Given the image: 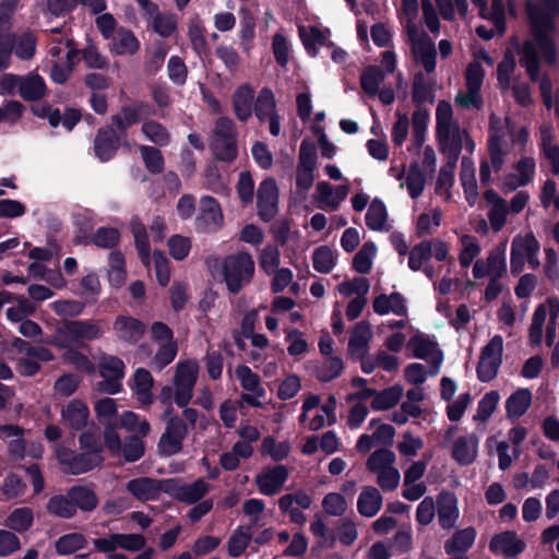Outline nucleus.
Wrapping results in <instances>:
<instances>
[{
    "instance_id": "obj_1",
    "label": "nucleus",
    "mask_w": 559,
    "mask_h": 559,
    "mask_svg": "<svg viewBox=\"0 0 559 559\" xmlns=\"http://www.w3.org/2000/svg\"><path fill=\"white\" fill-rule=\"evenodd\" d=\"M558 12V0H539V3H527L532 38L523 43L519 52V62L533 80L538 78L539 57L551 67L558 62L557 27L552 21Z\"/></svg>"
},
{
    "instance_id": "obj_2",
    "label": "nucleus",
    "mask_w": 559,
    "mask_h": 559,
    "mask_svg": "<svg viewBox=\"0 0 559 559\" xmlns=\"http://www.w3.org/2000/svg\"><path fill=\"white\" fill-rule=\"evenodd\" d=\"M436 132L437 140L442 153L457 158L462 147L468 152L475 150V143L465 129H461L453 117V109L449 102L441 100L436 108Z\"/></svg>"
},
{
    "instance_id": "obj_3",
    "label": "nucleus",
    "mask_w": 559,
    "mask_h": 559,
    "mask_svg": "<svg viewBox=\"0 0 559 559\" xmlns=\"http://www.w3.org/2000/svg\"><path fill=\"white\" fill-rule=\"evenodd\" d=\"M509 129V118L491 115L489 119V136L487 143L488 158L481 160L479 177L483 183L491 181V170L500 171L506 163L508 150L504 144L506 130Z\"/></svg>"
},
{
    "instance_id": "obj_4",
    "label": "nucleus",
    "mask_w": 559,
    "mask_h": 559,
    "mask_svg": "<svg viewBox=\"0 0 559 559\" xmlns=\"http://www.w3.org/2000/svg\"><path fill=\"white\" fill-rule=\"evenodd\" d=\"M103 334L102 320H73L58 328L49 343L59 348L82 347L87 342L100 338Z\"/></svg>"
},
{
    "instance_id": "obj_5",
    "label": "nucleus",
    "mask_w": 559,
    "mask_h": 559,
    "mask_svg": "<svg viewBox=\"0 0 559 559\" xmlns=\"http://www.w3.org/2000/svg\"><path fill=\"white\" fill-rule=\"evenodd\" d=\"M217 273L225 282L227 289L231 294H237L251 282L254 261L248 252L231 253L222 260Z\"/></svg>"
},
{
    "instance_id": "obj_6",
    "label": "nucleus",
    "mask_w": 559,
    "mask_h": 559,
    "mask_svg": "<svg viewBox=\"0 0 559 559\" xmlns=\"http://www.w3.org/2000/svg\"><path fill=\"white\" fill-rule=\"evenodd\" d=\"M540 245L533 231L514 236L511 242L510 266L513 274L523 272L527 262L532 269L540 265L538 253Z\"/></svg>"
},
{
    "instance_id": "obj_7",
    "label": "nucleus",
    "mask_w": 559,
    "mask_h": 559,
    "mask_svg": "<svg viewBox=\"0 0 559 559\" xmlns=\"http://www.w3.org/2000/svg\"><path fill=\"white\" fill-rule=\"evenodd\" d=\"M199 377V364L188 359L176 365L173 378L174 401L179 407H186L193 396V390Z\"/></svg>"
},
{
    "instance_id": "obj_8",
    "label": "nucleus",
    "mask_w": 559,
    "mask_h": 559,
    "mask_svg": "<svg viewBox=\"0 0 559 559\" xmlns=\"http://www.w3.org/2000/svg\"><path fill=\"white\" fill-rule=\"evenodd\" d=\"M413 357L426 360L429 364L430 376H437L443 361V353L439 348L435 336L420 332L415 333L406 344Z\"/></svg>"
},
{
    "instance_id": "obj_9",
    "label": "nucleus",
    "mask_w": 559,
    "mask_h": 559,
    "mask_svg": "<svg viewBox=\"0 0 559 559\" xmlns=\"http://www.w3.org/2000/svg\"><path fill=\"white\" fill-rule=\"evenodd\" d=\"M55 453L58 462L62 465L63 472L72 475L87 473L103 462L102 455L96 452L75 454L63 445H56Z\"/></svg>"
},
{
    "instance_id": "obj_10",
    "label": "nucleus",
    "mask_w": 559,
    "mask_h": 559,
    "mask_svg": "<svg viewBox=\"0 0 559 559\" xmlns=\"http://www.w3.org/2000/svg\"><path fill=\"white\" fill-rule=\"evenodd\" d=\"M503 338L501 335H495L488 344L481 349L477 373L483 382L492 380L502 362Z\"/></svg>"
},
{
    "instance_id": "obj_11",
    "label": "nucleus",
    "mask_w": 559,
    "mask_h": 559,
    "mask_svg": "<svg viewBox=\"0 0 559 559\" xmlns=\"http://www.w3.org/2000/svg\"><path fill=\"white\" fill-rule=\"evenodd\" d=\"M99 373L104 378L98 383V390L108 394H116L121 390V379L124 377V364L116 356L104 355L99 364Z\"/></svg>"
},
{
    "instance_id": "obj_12",
    "label": "nucleus",
    "mask_w": 559,
    "mask_h": 559,
    "mask_svg": "<svg viewBox=\"0 0 559 559\" xmlns=\"http://www.w3.org/2000/svg\"><path fill=\"white\" fill-rule=\"evenodd\" d=\"M187 435L188 426L185 420L177 416L170 417L157 444L159 453L165 456L179 453Z\"/></svg>"
},
{
    "instance_id": "obj_13",
    "label": "nucleus",
    "mask_w": 559,
    "mask_h": 559,
    "mask_svg": "<svg viewBox=\"0 0 559 559\" xmlns=\"http://www.w3.org/2000/svg\"><path fill=\"white\" fill-rule=\"evenodd\" d=\"M316 169V147L304 141L300 144L298 164L296 168V187L299 191L306 192L312 187Z\"/></svg>"
},
{
    "instance_id": "obj_14",
    "label": "nucleus",
    "mask_w": 559,
    "mask_h": 559,
    "mask_svg": "<svg viewBox=\"0 0 559 559\" xmlns=\"http://www.w3.org/2000/svg\"><path fill=\"white\" fill-rule=\"evenodd\" d=\"M408 41L416 62L431 73L436 69V47L432 39L424 31H414L408 34Z\"/></svg>"
},
{
    "instance_id": "obj_15",
    "label": "nucleus",
    "mask_w": 559,
    "mask_h": 559,
    "mask_svg": "<svg viewBox=\"0 0 559 559\" xmlns=\"http://www.w3.org/2000/svg\"><path fill=\"white\" fill-rule=\"evenodd\" d=\"M506 272V243L491 250L485 260H476L473 265V276L476 280L485 276L501 278Z\"/></svg>"
},
{
    "instance_id": "obj_16",
    "label": "nucleus",
    "mask_w": 559,
    "mask_h": 559,
    "mask_svg": "<svg viewBox=\"0 0 559 559\" xmlns=\"http://www.w3.org/2000/svg\"><path fill=\"white\" fill-rule=\"evenodd\" d=\"M224 224V215L218 202L212 197L200 200L199 213L195 217V228L202 233L218 230Z\"/></svg>"
},
{
    "instance_id": "obj_17",
    "label": "nucleus",
    "mask_w": 559,
    "mask_h": 559,
    "mask_svg": "<svg viewBox=\"0 0 559 559\" xmlns=\"http://www.w3.org/2000/svg\"><path fill=\"white\" fill-rule=\"evenodd\" d=\"M372 433H364L359 437L356 449L361 453L369 452L374 445H390L393 443L395 429L389 425L383 424L378 419H371L368 424Z\"/></svg>"
},
{
    "instance_id": "obj_18",
    "label": "nucleus",
    "mask_w": 559,
    "mask_h": 559,
    "mask_svg": "<svg viewBox=\"0 0 559 559\" xmlns=\"http://www.w3.org/2000/svg\"><path fill=\"white\" fill-rule=\"evenodd\" d=\"M390 173L396 177L400 181V187L405 189L412 199H417L423 194L426 186V176L417 163L409 165L406 171L404 166H402L401 170L391 167Z\"/></svg>"
},
{
    "instance_id": "obj_19",
    "label": "nucleus",
    "mask_w": 559,
    "mask_h": 559,
    "mask_svg": "<svg viewBox=\"0 0 559 559\" xmlns=\"http://www.w3.org/2000/svg\"><path fill=\"white\" fill-rule=\"evenodd\" d=\"M258 210L260 217L267 222L277 213L278 188L273 178L264 179L257 192Z\"/></svg>"
},
{
    "instance_id": "obj_20",
    "label": "nucleus",
    "mask_w": 559,
    "mask_h": 559,
    "mask_svg": "<svg viewBox=\"0 0 559 559\" xmlns=\"http://www.w3.org/2000/svg\"><path fill=\"white\" fill-rule=\"evenodd\" d=\"M514 174L506 176L502 190L511 192L533 181L536 170L535 159L530 156L521 157L513 166Z\"/></svg>"
},
{
    "instance_id": "obj_21",
    "label": "nucleus",
    "mask_w": 559,
    "mask_h": 559,
    "mask_svg": "<svg viewBox=\"0 0 559 559\" xmlns=\"http://www.w3.org/2000/svg\"><path fill=\"white\" fill-rule=\"evenodd\" d=\"M484 199L490 228L493 233H499L506 226L510 214L508 202L492 189L485 191Z\"/></svg>"
},
{
    "instance_id": "obj_22",
    "label": "nucleus",
    "mask_w": 559,
    "mask_h": 559,
    "mask_svg": "<svg viewBox=\"0 0 559 559\" xmlns=\"http://www.w3.org/2000/svg\"><path fill=\"white\" fill-rule=\"evenodd\" d=\"M288 478V471L284 465L263 469L257 477L255 484L264 496H274L280 492Z\"/></svg>"
},
{
    "instance_id": "obj_23",
    "label": "nucleus",
    "mask_w": 559,
    "mask_h": 559,
    "mask_svg": "<svg viewBox=\"0 0 559 559\" xmlns=\"http://www.w3.org/2000/svg\"><path fill=\"white\" fill-rule=\"evenodd\" d=\"M479 438L467 433L456 438L452 444V459L461 466L473 464L478 456Z\"/></svg>"
},
{
    "instance_id": "obj_24",
    "label": "nucleus",
    "mask_w": 559,
    "mask_h": 559,
    "mask_svg": "<svg viewBox=\"0 0 559 559\" xmlns=\"http://www.w3.org/2000/svg\"><path fill=\"white\" fill-rule=\"evenodd\" d=\"M525 548V543L519 538L515 532L506 531L492 536L489 549L496 555H503L513 558Z\"/></svg>"
},
{
    "instance_id": "obj_25",
    "label": "nucleus",
    "mask_w": 559,
    "mask_h": 559,
    "mask_svg": "<svg viewBox=\"0 0 559 559\" xmlns=\"http://www.w3.org/2000/svg\"><path fill=\"white\" fill-rule=\"evenodd\" d=\"M373 333L371 325L368 321L358 322L349 336L347 352L353 357H362L369 352V344L372 340Z\"/></svg>"
},
{
    "instance_id": "obj_26",
    "label": "nucleus",
    "mask_w": 559,
    "mask_h": 559,
    "mask_svg": "<svg viewBox=\"0 0 559 559\" xmlns=\"http://www.w3.org/2000/svg\"><path fill=\"white\" fill-rule=\"evenodd\" d=\"M163 481L151 477H139L127 483V490L139 501L156 500L163 491Z\"/></svg>"
},
{
    "instance_id": "obj_27",
    "label": "nucleus",
    "mask_w": 559,
    "mask_h": 559,
    "mask_svg": "<svg viewBox=\"0 0 559 559\" xmlns=\"http://www.w3.org/2000/svg\"><path fill=\"white\" fill-rule=\"evenodd\" d=\"M348 193V183L333 187L326 181H321L317 185V199L323 204L322 207L326 210H337Z\"/></svg>"
},
{
    "instance_id": "obj_28",
    "label": "nucleus",
    "mask_w": 559,
    "mask_h": 559,
    "mask_svg": "<svg viewBox=\"0 0 559 559\" xmlns=\"http://www.w3.org/2000/svg\"><path fill=\"white\" fill-rule=\"evenodd\" d=\"M108 40V49L112 55L132 56L140 49V41L135 35L123 27L118 28Z\"/></svg>"
},
{
    "instance_id": "obj_29",
    "label": "nucleus",
    "mask_w": 559,
    "mask_h": 559,
    "mask_svg": "<svg viewBox=\"0 0 559 559\" xmlns=\"http://www.w3.org/2000/svg\"><path fill=\"white\" fill-rule=\"evenodd\" d=\"M437 504L440 526L444 530L455 527L460 514L456 497L450 492H442L438 497Z\"/></svg>"
},
{
    "instance_id": "obj_30",
    "label": "nucleus",
    "mask_w": 559,
    "mask_h": 559,
    "mask_svg": "<svg viewBox=\"0 0 559 559\" xmlns=\"http://www.w3.org/2000/svg\"><path fill=\"white\" fill-rule=\"evenodd\" d=\"M373 311L379 316L393 313L395 316H407V305L405 298L400 293L389 295L381 294L374 298L372 304Z\"/></svg>"
},
{
    "instance_id": "obj_31",
    "label": "nucleus",
    "mask_w": 559,
    "mask_h": 559,
    "mask_svg": "<svg viewBox=\"0 0 559 559\" xmlns=\"http://www.w3.org/2000/svg\"><path fill=\"white\" fill-rule=\"evenodd\" d=\"M484 63L488 67H492L493 60L485 50L474 52V60L468 63L465 71L466 87L480 91L485 76Z\"/></svg>"
},
{
    "instance_id": "obj_32",
    "label": "nucleus",
    "mask_w": 559,
    "mask_h": 559,
    "mask_svg": "<svg viewBox=\"0 0 559 559\" xmlns=\"http://www.w3.org/2000/svg\"><path fill=\"white\" fill-rule=\"evenodd\" d=\"M153 385L154 379L150 371L144 368H138L134 371L131 390L142 405H151L153 403Z\"/></svg>"
},
{
    "instance_id": "obj_33",
    "label": "nucleus",
    "mask_w": 559,
    "mask_h": 559,
    "mask_svg": "<svg viewBox=\"0 0 559 559\" xmlns=\"http://www.w3.org/2000/svg\"><path fill=\"white\" fill-rule=\"evenodd\" d=\"M254 91L249 84L239 85L233 94V109L240 121H247L253 109Z\"/></svg>"
},
{
    "instance_id": "obj_34",
    "label": "nucleus",
    "mask_w": 559,
    "mask_h": 559,
    "mask_svg": "<svg viewBox=\"0 0 559 559\" xmlns=\"http://www.w3.org/2000/svg\"><path fill=\"white\" fill-rule=\"evenodd\" d=\"M383 498L380 490L373 486H365L357 500V510L365 518L374 516L382 508Z\"/></svg>"
},
{
    "instance_id": "obj_35",
    "label": "nucleus",
    "mask_w": 559,
    "mask_h": 559,
    "mask_svg": "<svg viewBox=\"0 0 559 559\" xmlns=\"http://www.w3.org/2000/svg\"><path fill=\"white\" fill-rule=\"evenodd\" d=\"M87 405L80 400L70 401L61 411L63 421L74 430L83 429L88 420Z\"/></svg>"
},
{
    "instance_id": "obj_36",
    "label": "nucleus",
    "mask_w": 559,
    "mask_h": 559,
    "mask_svg": "<svg viewBox=\"0 0 559 559\" xmlns=\"http://www.w3.org/2000/svg\"><path fill=\"white\" fill-rule=\"evenodd\" d=\"M144 14L150 27L162 37H169L177 28L176 15L162 13L156 5Z\"/></svg>"
},
{
    "instance_id": "obj_37",
    "label": "nucleus",
    "mask_w": 559,
    "mask_h": 559,
    "mask_svg": "<svg viewBox=\"0 0 559 559\" xmlns=\"http://www.w3.org/2000/svg\"><path fill=\"white\" fill-rule=\"evenodd\" d=\"M47 94L45 80L37 73L22 75L20 96L26 102L41 99Z\"/></svg>"
},
{
    "instance_id": "obj_38",
    "label": "nucleus",
    "mask_w": 559,
    "mask_h": 559,
    "mask_svg": "<svg viewBox=\"0 0 559 559\" xmlns=\"http://www.w3.org/2000/svg\"><path fill=\"white\" fill-rule=\"evenodd\" d=\"M114 331L120 340L135 343L144 334L145 326L131 317H118L114 323Z\"/></svg>"
},
{
    "instance_id": "obj_39",
    "label": "nucleus",
    "mask_w": 559,
    "mask_h": 559,
    "mask_svg": "<svg viewBox=\"0 0 559 559\" xmlns=\"http://www.w3.org/2000/svg\"><path fill=\"white\" fill-rule=\"evenodd\" d=\"M367 226L374 231H389L391 223L385 204L380 199H373L366 214Z\"/></svg>"
},
{
    "instance_id": "obj_40",
    "label": "nucleus",
    "mask_w": 559,
    "mask_h": 559,
    "mask_svg": "<svg viewBox=\"0 0 559 559\" xmlns=\"http://www.w3.org/2000/svg\"><path fill=\"white\" fill-rule=\"evenodd\" d=\"M533 394L528 389H518L506 400V413L510 419L522 417L531 407Z\"/></svg>"
},
{
    "instance_id": "obj_41",
    "label": "nucleus",
    "mask_w": 559,
    "mask_h": 559,
    "mask_svg": "<svg viewBox=\"0 0 559 559\" xmlns=\"http://www.w3.org/2000/svg\"><path fill=\"white\" fill-rule=\"evenodd\" d=\"M118 146L119 139L111 128L107 127L98 131L94 142V150L100 160L105 162L111 158Z\"/></svg>"
},
{
    "instance_id": "obj_42",
    "label": "nucleus",
    "mask_w": 559,
    "mask_h": 559,
    "mask_svg": "<svg viewBox=\"0 0 559 559\" xmlns=\"http://www.w3.org/2000/svg\"><path fill=\"white\" fill-rule=\"evenodd\" d=\"M10 45L15 56L21 60H31L36 52L37 39L29 31L14 34Z\"/></svg>"
},
{
    "instance_id": "obj_43",
    "label": "nucleus",
    "mask_w": 559,
    "mask_h": 559,
    "mask_svg": "<svg viewBox=\"0 0 559 559\" xmlns=\"http://www.w3.org/2000/svg\"><path fill=\"white\" fill-rule=\"evenodd\" d=\"M460 179L468 204L474 205L478 197V187L474 163L467 157L462 158Z\"/></svg>"
},
{
    "instance_id": "obj_44",
    "label": "nucleus",
    "mask_w": 559,
    "mask_h": 559,
    "mask_svg": "<svg viewBox=\"0 0 559 559\" xmlns=\"http://www.w3.org/2000/svg\"><path fill=\"white\" fill-rule=\"evenodd\" d=\"M209 484L199 478L191 484L178 486L174 491V497L185 503L192 504L201 500L209 491Z\"/></svg>"
},
{
    "instance_id": "obj_45",
    "label": "nucleus",
    "mask_w": 559,
    "mask_h": 559,
    "mask_svg": "<svg viewBox=\"0 0 559 559\" xmlns=\"http://www.w3.org/2000/svg\"><path fill=\"white\" fill-rule=\"evenodd\" d=\"M476 530L472 526L455 532L451 538L444 543V550L448 555L466 552L474 544Z\"/></svg>"
},
{
    "instance_id": "obj_46",
    "label": "nucleus",
    "mask_w": 559,
    "mask_h": 559,
    "mask_svg": "<svg viewBox=\"0 0 559 559\" xmlns=\"http://www.w3.org/2000/svg\"><path fill=\"white\" fill-rule=\"evenodd\" d=\"M540 147L544 156L551 164V171L559 175V145L555 142L552 130L549 126L540 128Z\"/></svg>"
},
{
    "instance_id": "obj_47",
    "label": "nucleus",
    "mask_w": 559,
    "mask_h": 559,
    "mask_svg": "<svg viewBox=\"0 0 559 559\" xmlns=\"http://www.w3.org/2000/svg\"><path fill=\"white\" fill-rule=\"evenodd\" d=\"M69 498L72 500L75 509L84 512L93 511L98 503L96 493L84 486H73L68 491Z\"/></svg>"
},
{
    "instance_id": "obj_48",
    "label": "nucleus",
    "mask_w": 559,
    "mask_h": 559,
    "mask_svg": "<svg viewBox=\"0 0 559 559\" xmlns=\"http://www.w3.org/2000/svg\"><path fill=\"white\" fill-rule=\"evenodd\" d=\"M404 394L401 385L395 384L382 391H377L371 402V407L376 411H385L394 407Z\"/></svg>"
},
{
    "instance_id": "obj_49",
    "label": "nucleus",
    "mask_w": 559,
    "mask_h": 559,
    "mask_svg": "<svg viewBox=\"0 0 559 559\" xmlns=\"http://www.w3.org/2000/svg\"><path fill=\"white\" fill-rule=\"evenodd\" d=\"M34 522V513L31 508L22 507L13 510L4 521V526L16 532H26Z\"/></svg>"
},
{
    "instance_id": "obj_50",
    "label": "nucleus",
    "mask_w": 559,
    "mask_h": 559,
    "mask_svg": "<svg viewBox=\"0 0 559 559\" xmlns=\"http://www.w3.org/2000/svg\"><path fill=\"white\" fill-rule=\"evenodd\" d=\"M255 117L261 121H266L267 118L276 115V102L273 92L264 87L260 91L254 103Z\"/></svg>"
},
{
    "instance_id": "obj_51",
    "label": "nucleus",
    "mask_w": 559,
    "mask_h": 559,
    "mask_svg": "<svg viewBox=\"0 0 559 559\" xmlns=\"http://www.w3.org/2000/svg\"><path fill=\"white\" fill-rule=\"evenodd\" d=\"M107 273L111 286L121 287L126 283V262L121 252L114 251L109 254Z\"/></svg>"
},
{
    "instance_id": "obj_52",
    "label": "nucleus",
    "mask_w": 559,
    "mask_h": 559,
    "mask_svg": "<svg viewBox=\"0 0 559 559\" xmlns=\"http://www.w3.org/2000/svg\"><path fill=\"white\" fill-rule=\"evenodd\" d=\"M132 235L134 237L135 246L139 251L140 258L145 265L150 263V243L144 224L138 218L133 217L130 222Z\"/></svg>"
},
{
    "instance_id": "obj_53",
    "label": "nucleus",
    "mask_w": 559,
    "mask_h": 559,
    "mask_svg": "<svg viewBox=\"0 0 559 559\" xmlns=\"http://www.w3.org/2000/svg\"><path fill=\"white\" fill-rule=\"evenodd\" d=\"M252 538L251 528L248 526L237 527L230 535L227 544L228 554L231 557H239L249 546Z\"/></svg>"
},
{
    "instance_id": "obj_54",
    "label": "nucleus",
    "mask_w": 559,
    "mask_h": 559,
    "mask_svg": "<svg viewBox=\"0 0 559 559\" xmlns=\"http://www.w3.org/2000/svg\"><path fill=\"white\" fill-rule=\"evenodd\" d=\"M86 538L81 533L62 535L55 542L56 552L60 556L71 555L86 546Z\"/></svg>"
},
{
    "instance_id": "obj_55",
    "label": "nucleus",
    "mask_w": 559,
    "mask_h": 559,
    "mask_svg": "<svg viewBox=\"0 0 559 559\" xmlns=\"http://www.w3.org/2000/svg\"><path fill=\"white\" fill-rule=\"evenodd\" d=\"M236 377L240 382L241 388L257 395H265V390L261 384V380L248 366L240 365L235 370Z\"/></svg>"
},
{
    "instance_id": "obj_56",
    "label": "nucleus",
    "mask_w": 559,
    "mask_h": 559,
    "mask_svg": "<svg viewBox=\"0 0 559 559\" xmlns=\"http://www.w3.org/2000/svg\"><path fill=\"white\" fill-rule=\"evenodd\" d=\"M462 249L459 253V262L462 267H468L480 254L481 247L478 239L472 235H462L460 238Z\"/></svg>"
},
{
    "instance_id": "obj_57",
    "label": "nucleus",
    "mask_w": 559,
    "mask_h": 559,
    "mask_svg": "<svg viewBox=\"0 0 559 559\" xmlns=\"http://www.w3.org/2000/svg\"><path fill=\"white\" fill-rule=\"evenodd\" d=\"M395 453L388 449L374 451L367 460L366 466L372 474H378L395 465Z\"/></svg>"
},
{
    "instance_id": "obj_58",
    "label": "nucleus",
    "mask_w": 559,
    "mask_h": 559,
    "mask_svg": "<svg viewBox=\"0 0 559 559\" xmlns=\"http://www.w3.org/2000/svg\"><path fill=\"white\" fill-rule=\"evenodd\" d=\"M46 509L50 514L62 519H71L76 514V509L68 495L51 497L47 502Z\"/></svg>"
},
{
    "instance_id": "obj_59",
    "label": "nucleus",
    "mask_w": 559,
    "mask_h": 559,
    "mask_svg": "<svg viewBox=\"0 0 559 559\" xmlns=\"http://www.w3.org/2000/svg\"><path fill=\"white\" fill-rule=\"evenodd\" d=\"M336 263V253L328 246L314 249L312 254L313 269L323 274L330 273Z\"/></svg>"
},
{
    "instance_id": "obj_60",
    "label": "nucleus",
    "mask_w": 559,
    "mask_h": 559,
    "mask_svg": "<svg viewBox=\"0 0 559 559\" xmlns=\"http://www.w3.org/2000/svg\"><path fill=\"white\" fill-rule=\"evenodd\" d=\"M119 425L121 428L134 432L135 436L146 437L151 431L148 421L130 411L121 414Z\"/></svg>"
},
{
    "instance_id": "obj_61",
    "label": "nucleus",
    "mask_w": 559,
    "mask_h": 559,
    "mask_svg": "<svg viewBox=\"0 0 559 559\" xmlns=\"http://www.w3.org/2000/svg\"><path fill=\"white\" fill-rule=\"evenodd\" d=\"M441 221L442 211L440 209H432L429 212L421 213L416 224L417 236L424 237L431 235L440 226Z\"/></svg>"
},
{
    "instance_id": "obj_62",
    "label": "nucleus",
    "mask_w": 559,
    "mask_h": 559,
    "mask_svg": "<svg viewBox=\"0 0 559 559\" xmlns=\"http://www.w3.org/2000/svg\"><path fill=\"white\" fill-rule=\"evenodd\" d=\"M376 253L377 247L373 242L364 243L353 259L354 270L360 274L369 273L372 267Z\"/></svg>"
},
{
    "instance_id": "obj_63",
    "label": "nucleus",
    "mask_w": 559,
    "mask_h": 559,
    "mask_svg": "<svg viewBox=\"0 0 559 559\" xmlns=\"http://www.w3.org/2000/svg\"><path fill=\"white\" fill-rule=\"evenodd\" d=\"M383 80L384 74L379 68L368 67L360 75V85L369 97H376Z\"/></svg>"
},
{
    "instance_id": "obj_64",
    "label": "nucleus",
    "mask_w": 559,
    "mask_h": 559,
    "mask_svg": "<svg viewBox=\"0 0 559 559\" xmlns=\"http://www.w3.org/2000/svg\"><path fill=\"white\" fill-rule=\"evenodd\" d=\"M142 132L145 138L158 146H166L170 143V133L162 123L147 120L142 124Z\"/></svg>"
}]
</instances>
